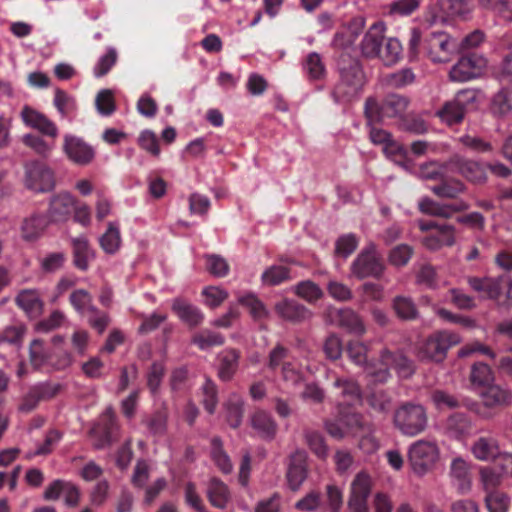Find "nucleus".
<instances>
[{
	"mask_svg": "<svg viewBox=\"0 0 512 512\" xmlns=\"http://www.w3.org/2000/svg\"><path fill=\"white\" fill-rule=\"evenodd\" d=\"M368 347L362 342L351 341L347 345L349 359L363 368V371L375 383H385L391 378L393 369L401 379L410 378L415 372V365L402 352H392L382 349L379 359L375 362L367 361Z\"/></svg>",
	"mask_w": 512,
	"mask_h": 512,
	"instance_id": "obj_1",
	"label": "nucleus"
},
{
	"mask_svg": "<svg viewBox=\"0 0 512 512\" xmlns=\"http://www.w3.org/2000/svg\"><path fill=\"white\" fill-rule=\"evenodd\" d=\"M421 45L425 55L434 63L450 61L460 46L457 39L444 31L431 32L422 41L419 29H411L409 38V56L411 58L418 55Z\"/></svg>",
	"mask_w": 512,
	"mask_h": 512,
	"instance_id": "obj_2",
	"label": "nucleus"
},
{
	"mask_svg": "<svg viewBox=\"0 0 512 512\" xmlns=\"http://www.w3.org/2000/svg\"><path fill=\"white\" fill-rule=\"evenodd\" d=\"M393 423L405 436L414 437L423 433L428 426V415L421 404L407 402L394 412Z\"/></svg>",
	"mask_w": 512,
	"mask_h": 512,
	"instance_id": "obj_3",
	"label": "nucleus"
},
{
	"mask_svg": "<svg viewBox=\"0 0 512 512\" xmlns=\"http://www.w3.org/2000/svg\"><path fill=\"white\" fill-rule=\"evenodd\" d=\"M407 457L412 471L423 476L436 466L440 450L435 441L420 439L408 447Z\"/></svg>",
	"mask_w": 512,
	"mask_h": 512,
	"instance_id": "obj_4",
	"label": "nucleus"
},
{
	"mask_svg": "<svg viewBox=\"0 0 512 512\" xmlns=\"http://www.w3.org/2000/svg\"><path fill=\"white\" fill-rule=\"evenodd\" d=\"M365 84V76L357 64L341 70L340 81L335 86L332 97L336 103H348L358 98Z\"/></svg>",
	"mask_w": 512,
	"mask_h": 512,
	"instance_id": "obj_5",
	"label": "nucleus"
},
{
	"mask_svg": "<svg viewBox=\"0 0 512 512\" xmlns=\"http://www.w3.org/2000/svg\"><path fill=\"white\" fill-rule=\"evenodd\" d=\"M408 104L409 100L406 97L397 94L388 95L381 105L376 99L368 98L365 102L364 112L370 123L379 120L380 117H402Z\"/></svg>",
	"mask_w": 512,
	"mask_h": 512,
	"instance_id": "obj_6",
	"label": "nucleus"
},
{
	"mask_svg": "<svg viewBox=\"0 0 512 512\" xmlns=\"http://www.w3.org/2000/svg\"><path fill=\"white\" fill-rule=\"evenodd\" d=\"M24 185L35 193L49 192L55 187L54 173L41 161L27 162L24 165Z\"/></svg>",
	"mask_w": 512,
	"mask_h": 512,
	"instance_id": "obj_7",
	"label": "nucleus"
},
{
	"mask_svg": "<svg viewBox=\"0 0 512 512\" xmlns=\"http://www.w3.org/2000/svg\"><path fill=\"white\" fill-rule=\"evenodd\" d=\"M461 337L454 332L439 331L426 339L421 350L422 358L441 362L447 354V351L454 345L459 344Z\"/></svg>",
	"mask_w": 512,
	"mask_h": 512,
	"instance_id": "obj_8",
	"label": "nucleus"
},
{
	"mask_svg": "<svg viewBox=\"0 0 512 512\" xmlns=\"http://www.w3.org/2000/svg\"><path fill=\"white\" fill-rule=\"evenodd\" d=\"M384 271V264L374 244H369L351 264V272L358 279L379 278Z\"/></svg>",
	"mask_w": 512,
	"mask_h": 512,
	"instance_id": "obj_9",
	"label": "nucleus"
},
{
	"mask_svg": "<svg viewBox=\"0 0 512 512\" xmlns=\"http://www.w3.org/2000/svg\"><path fill=\"white\" fill-rule=\"evenodd\" d=\"M487 65V60L478 53H469L461 57L449 72L453 82H467L480 77Z\"/></svg>",
	"mask_w": 512,
	"mask_h": 512,
	"instance_id": "obj_10",
	"label": "nucleus"
},
{
	"mask_svg": "<svg viewBox=\"0 0 512 512\" xmlns=\"http://www.w3.org/2000/svg\"><path fill=\"white\" fill-rule=\"evenodd\" d=\"M289 350L282 344L275 345L268 353L267 367L271 371L280 370L281 378L290 385H296L301 380V374L288 360Z\"/></svg>",
	"mask_w": 512,
	"mask_h": 512,
	"instance_id": "obj_11",
	"label": "nucleus"
},
{
	"mask_svg": "<svg viewBox=\"0 0 512 512\" xmlns=\"http://www.w3.org/2000/svg\"><path fill=\"white\" fill-rule=\"evenodd\" d=\"M63 151L71 162L80 166L88 165L95 157L94 148L90 144L71 134L64 136Z\"/></svg>",
	"mask_w": 512,
	"mask_h": 512,
	"instance_id": "obj_12",
	"label": "nucleus"
},
{
	"mask_svg": "<svg viewBox=\"0 0 512 512\" xmlns=\"http://www.w3.org/2000/svg\"><path fill=\"white\" fill-rule=\"evenodd\" d=\"M386 30L387 26L381 20L374 22L368 28L360 42V51L363 57L374 59L380 55Z\"/></svg>",
	"mask_w": 512,
	"mask_h": 512,
	"instance_id": "obj_13",
	"label": "nucleus"
},
{
	"mask_svg": "<svg viewBox=\"0 0 512 512\" xmlns=\"http://www.w3.org/2000/svg\"><path fill=\"white\" fill-rule=\"evenodd\" d=\"M366 20L363 16L353 17L343 25L334 35L331 45L335 49L347 50L354 46L359 35L363 32Z\"/></svg>",
	"mask_w": 512,
	"mask_h": 512,
	"instance_id": "obj_14",
	"label": "nucleus"
},
{
	"mask_svg": "<svg viewBox=\"0 0 512 512\" xmlns=\"http://www.w3.org/2000/svg\"><path fill=\"white\" fill-rule=\"evenodd\" d=\"M76 197L69 192H60L51 197L47 217L52 223L68 221L75 207Z\"/></svg>",
	"mask_w": 512,
	"mask_h": 512,
	"instance_id": "obj_15",
	"label": "nucleus"
},
{
	"mask_svg": "<svg viewBox=\"0 0 512 512\" xmlns=\"http://www.w3.org/2000/svg\"><path fill=\"white\" fill-rule=\"evenodd\" d=\"M451 164L458 174L473 184H483L487 181V167L482 162L455 156Z\"/></svg>",
	"mask_w": 512,
	"mask_h": 512,
	"instance_id": "obj_16",
	"label": "nucleus"
},
{
	"mask_svg": "<svg viewBox=\"0 0 512 512\" xmlns=\"http://www.w3.org/2000/svg\"><path fill=\"white\" fill-rule=\"evenodd\" d=\"M362 422V417L359 413L356 412H347L342 413L339 412L337 419L335 420H326L324 422L325 429L327 433L335 438L342 439L344 438L351 430L354 428L360 427Z\"/></svg>",
	"mask_w": 512,
	"mask_h": 512,
	"instance_id": "obj_17",
	"label": "nucleus"
},
{
	"mask_svg": "<svg viewBox=\"0 0 512 512\" xmlns=\"http://www.w3.org/2000/svg\"><path fill=\"white\" fill-rule=\"evenodd\" d=\"M118 427L115 415L111 408H108L100 417L99 422L91 429V435L98 437L95 443L96 448H104L109 445L117 431Z\"/></svg>",
	"mask_w": 512,
	"mask_h": 512,
	"instance_id": "obj_18",
	"label": "nucleus"
},
{
	"mask_svg": "<svg viewBox=\"0 0 512 512\" xmlns=\"http://www.w3.org/2000/svg\"><path fill=\"white\" fill-rule=\"evenodd\" d=\"M452 485L460 494H468L472 488L470 464L462 457H455L450 464Z\"/></svg>",
	"mask_w": 512,
	"mask_h": 512,
	"instance_id": "obj_19",
	"label": "nucleus"
},
{
	"mask_svg": "<svg viewBox=\"0 0 512 512\" xmlns=\"http://www.w3.org/2000/svg\"><path fill=\"white\" fill-rule=\"evenodd\" d=\"M276 314L285 321L299 323L311 318V311L292 299H283L274 306Z\"/></svg>",
	"mask_w": 512,
	"mask_h": 512,
	"instance_id": "obj_20",
	"label": "nucleus"
},
{
	"mask_svg": "<svg viewBox=\"0 0 512 512\" xmlns=\"http://www.w3.org/2000/svg\"><path fill=\"white\" fill-rule=\"evenodd\" d=\"M469 203L460 200L453 204H440L429 198H423L419 202V209L421 212L437 217L450 218L454 213L468 210Z\"/></svg>",
	"mask_w": 512,
	"mask_h": 512,
	"instance_id": "obj_21",
	"label": "nucleus"
},
{
	"mask_svg": "<svg viewBox=\"0 0 512 512\" xmlns=\"http://www.w3.org/2000/svg\"><path fill=\"white\" fill-rule=\"evenodd\" d=\"M21 119L28 127L55 138L58 135L56 125L42 113L25 106L21 111Z\"/></svg>",
	"mask_w": 512,
	"mask_h": 512,
	"instance_id": "obj_22",
	"label": "nucleus"
},
{
	"mask_svg": "<svg viewBox=\"0 0 512 512\" xmlns=\"http://www.w3.org/2000/svg\"><path fill=\"white\" fill-rule=\"evenodd\" d=\"M479 396L483 406L489 409L503 407L512 402L510 390L493 383L482 389Z\"/></svg>",
	"mask_w": 512,
	"mask_h": 512,
	"instance_id": "obj_23",
	"label": "nucleus"
},
{
	"mask_svg": "<svg viewBox=\"0 0 512 512\" xmlns=\"http://www.w3.org/2000/svg\"><path fill=\"white\" fill-rule=\"evenodd\" d=\"M172 310L183 323L190 327L201 325L205 318L199 307L182 298L173 300Z\"/></svg>",
	"mask_w": 512,
	"mask_h": 512,
	"instance_id": "obj_24",
	"label": "nucleus"
},
{
	"mask_svg": "<svg viewBox=\"0 0 512 512\" xmlns=\"http://www.w3.org/2000/svg\"><path fill=\"white\" fill-rule=\"evenodd\" d=\"M288 486L297 491L307 478V465L305 452L297 451L290 460L287 474Z\"/></svg>",
	"mask_w": 512,
	"mask_h": 512,
	"instance_id": "obj_25",
	"label": "nucleus"
},
{
	"mask_svg": "<svg viewBox=\"0 0 512 512\" xmlns=\"http://www.w3.org/2000/svg\"><path fill=\"white\" fill-rule=\"evenodd\" d=\"M333 386L340 390L342 404L356 406L362 403V390L357 381L350 378H336Z\"/></svg>",
	"mask_w": 512,
	"mask_h": 512,
	"instance_id": "obj_26",
	"label": "nucleus"
},
{
	"mask_svg": "<svg viewBox=\"0 0 512 512\" xmlns=\"http://www.w3.org/2000/svg\"><path fill=\"white\" fill-rule=\"evenodd\" d=\"M467 281L471 289L478 292L482 298L498 300L501 296L500 277H469Z\"/></svg>",
	"mask_w": 512,
	"mask_h": 512,
	"instance_id": "obj_27",
	"label": "nucleus"
},
{
	"mask_svg": "<svg viewBox=\"0 0 512 512\" xmlns=\"http://www.w3.org/2000/svg\"><path fill=\"white\" fill-rule=\"evenodd\" d=\"M470 451L479 461H491L500 455L498 441L492 436L477 438L473 442Z\"/></svg>",
	"mask_w": 512,
	"mask_h": 512,
	"instance_id": "obj_28",
	"label": "nucleus"
},
{
	"mask_svg": "<svg viewBox=\"0 0 512 512\" xmlns=\"http://www.w3.org/2000/svg\"><path fill=\"white\" fill-rule=\"evenodd\" d=\"M240 354L235 349H225L217 355L218 377L229 381L237 371Z\"/></svg>",
	"mask_w": 512,
	"mask_h": 512,
	"instance_id": "obj_29",
	"label": "nucleus"
},
{
	"mask_svg": "<svg viewBox=\"0 0 512 512\" xmlns=\"http://www.w3.org/2000/svg\"><path fill=\"white\" fill-rule=\"evenodd\" d=\"M423 243L426 248L433 251L444 246H452L455 243V228L452 225L443 224L427 235Z\"/></svg>",
	"mask_w": 512,
	"mask_h": 512,
	"instance_id": "obj_30",
	"label": "nucleus"
},
{
	"mask_svg": "<svg viewBox=\"0 0 512 512\" xmlns=\"http://www.w3.org/2000/svg\"><path fill=\"white\" fill-rule=\"evenodd\" d=\"M468 11V0H438L437 11L432 14L431 22L445 21L450 16H460Z\"/></svg>",
	"mask_w": 512,
	"mask_h": 512,
	"instance_id": "obj_31",
	"label": "nucleus"
},
{
	"mask_svg": "<svg viewBox=\"0 0 512 512\" xmlns=\"http://www.w3.org/2000/svg\"><path fill=\"white\" fill-rule=\"evenodd\" d=\"M337 325L346 329L349 333L363 335L366 331L361 317L350 308H342L335 311Z\"/></svg>",
	"mask_w": 512,
	"mask_h": 512,
	"instance_id": "obj_32",
	"label": "nucleus"
},
{
	"mask_svg": "<svg viewBox=\"0 0 512 512\" xmlns=\"http://www.w3.org/2000/svg\"><path fill=\"white\" fill-rule=\"evenodd\" d=\"M237 302L249 310L255 321L266 319L269 316V310L253 292L238 293Z\"/></svg>",
	"mask_w": 512,
	"mask_h": 512,
	"instance_id": "obj_33",
	"label": "nucleus"
},
{
	"mask_svg": "<svg viewBox=\"0 0 512 512\" xmlns=\"http://www.w3.org/2000/svg\"><path fill=\"white\" fill-rule=\"evenodd\" d=\"M74 265L85 271L89 267V262L94 258V251L89 245L86 237L80 236L72 239Z\"/></svg>",
	"mask_w": 512,
	"mask_h": 512,
	"instance_id": "obj_34",
	"label": "nucleus"
},
{
	"mask_svg": "<svg viewBox=\"0 0 512 512\" xmlns=\"http://www.w3.org/2000/svg\"><path fill=\"white\" fill-rule=\"evenodd\" d=\"M207 497L211 505L224 509L230 500V492L225 483L219 479L212 478L208 483Z\"/></svg>",
	"mask_w": 512,
	"mask_h": 512,
	"instance_id": "obj_35",
	"label": "nucleus"
},
{
	"mask_svg": "<svg viewBox=\"0 0 512 512\" xmlns=\"http://www.w3.org/2000/svg\"><path fill=\"white\" fill-rule=\"evenodd\" d=\"M445 429L455 438L463 437L472 430V422L464 413H453L445 421Z\"/></svg>",
	"mask_w": 512,
	"mask_h": 512,
	"instance_id": "obj_36",
	"label": "nucleus"
},
{
	"mask_svg": "<svg viewBox=\"0 0 512 512\" xmlns=\"http://www.w3.org/2000/svg\"><path fill=\"white\" fill-rule=\"evenodd\" d=\"M251 425L258 435L264 439H272L277 430V425L265 411H257L251 418Z\"/></svg>",
	"mask_w": 512,
	"mask_h": 512,
	"instance_id": "obj_37",
	"label": "nucleus"
},
{
	"mask_svg": "<svg viewBox=\"0 0 512 512\" xmlns=\"http://www.w3.org/2000/svg\"><path fill=\"white\" fill-rule=\"evenodd\" d=\"M48 225L47 218L43 215H32L26 218L21 226L22 237L27 241L39 238Z\"/></svg>",
	"mask_w": 512,
	"mask_h": 512,
	"instance_id": "obj_38",
	"label": "nucleus"
},
{
	"mask_svg": "<svg viewBox=\"0 0 512 512\" xmlns=\"http://www.w3.org/2000/svg\"><path fill=\"white\" fill-rule=\"evenodd\" d=\"M101 248L107 254H115L121 246L120 228L117 222H109L105 233L100 237Z\"/></svg>",
	"mask_w": 512,
	"mask_h": 512,
	"instance_id": "obj_39",
	"label": "nucleus"
},
{
	"mask_svg": "<svg viewBox=\"0 0 512 512\" xmlns=\"http://www.w3.org/2000/svg\"><path fill=\"white\" fill-rule=\"evenodd\" d=\"M17 305L29 316L38 315L42 310V301L35 290H23L16 297Z\"/></svg>",
	"mask_w": 512,
	"mask_h": 512,
	"instance_id": "obj_40",
	"label": "nucleus"
},
{
	"mask_svg": "<svg viewBox=\"0 0 512 512\" xmlns=\"http://www.w3.org/2000/svg\"><path fill=\"white\" fill-rule=\"evenodd\" d=\"M290 279V269L283 265H272L261 275V281L266 286H277Z\"/></svg>",
	"mask_w": 512,
	"mask_h": 512,
	"instance_id": "obj_41",
	"label": "nucleus"
},
{
	"mask_svg": "<svg viewBox=\"0 0 512 512\" xmlns=\"http://www.w3.org/2000/svg\"><path fill=\"white\" fill-rule=\"evenodd\" d=\"M503 478L504 476L498 466H485L479 470V480L487 494L494 493V490L501 484Z\"/></svg>",
	"mask_w": 512,
	"mask_h": 512,
	"instance_id": "obj_42",
	"label": "nucleus"
},
{
	"mask_svg": "<svg viewBox=\"0 0 512 512\" xmlns=\"http://www.w3.org/2000/svg\"><path fill=\"white\" fill-rule=\"evenodd\" d=\"M402 51L403 48L400 41L395 37H390L386 39L384 49L380 50V55L377 58L386 66H391L401 59Z\"/></svg>",
	"mask_w": 512,
	"mask_h": 512,
	"instance_id": "obj_43",
	"label": "nucleus"
},
{
	"mask_svg": "<svg viewBox=\"0 0 512 512\" xmlns=\"http://www.w3.org/2000/svg\"><path fill=\"white\" fill-rule=\"evenodd\" d=\"M211 458L223 473L227 474L233 470L231 459L224 451L222 441L218 437L211 440Z\"/></svg>",
	"mask_w": 512,
	"mask_h": 512,
	"instance_id": "obj_44",
	"label": "nucleus"
},
{
	"mask_svg": "<svg viewBox=\"0 0 512 512\" xmlns=\"http://www.w3.org/2000/svg\"><path fill=\"white\" fill-rule=\"evenodd\" d=\"M430 189L438 197L454 199L459 194L465 192L466 186L462 181L452 179L449 181H442L440 184L434 185Z\"/></svg>",
	"mask_w": 512,
	"mask_h": 512,
	"instance_id": "obj_45",
	"label": "nucleus"
},
{
	"mask_svg": "<svg viewBox=\"0 0 512 512\" xmlns=\"http://www.w3.org/2000/svg\"><path fill=\"white\" fill-rule=\"evenodd\" d=\"M436 116H438L443 123L452 126L462 122L465 112L453 100H450L437 110Z\"/></svg>",
	"mask_w": 512,
	"mask_h": 512,
	"instance_id": "obj_46",
	"label": "nucleus"
},
{
	"mask_svg": "<svg viewBox=\"0 0 512 512\" xmlns=\"http://www.w3.org/2000/svg\"><path fill=\"white\" fill-rule=\"evenodd\" d=\"M491 111L497 116L512 112V89H501L492 98Z\"/></svg>",
	"mask_w": 512,
	"mask_h": 512,
	"instance_id": "obj_47",
	"label": "nucleus"
},
{
	"mask_svg": "<svg viewBox=\"0 0 512 512\" xmlns=\"http://www.w3.org/2000/svg\"><path fill=\"white\" fill-rule=\"evenodd\" d=\"M292 291L308 303H314L322 298V289L313 281L305 280L297 283Z\"/></svg>",
	"mask_w": 512,
	"mask_h": 512,
	"instance_id": "obj_48",
	"label": "nucleus"
},
{
	"mask_svg": "<svg viewBox=\"0 0 512 512\" xmlns=\"http://www.w3.org/2000/svg\"><path fill=\"white\" fill-rule=\"evenodd\" d=\"M224 340L222 334L208 329L202 330L192 337V343L200 350H208L214 346H220L224 343Z\"/></svg>",
	"mask_w": 512,
	"mask_h": 512,
	"instance_id": "obj_49",
	"label": "nucleus"
},
{
	"mask_svg": "<svg viewBox=\"0 0 512 512\" xmlns=\"http://www.w3.org/2000/svg\"><path fill=\"white\" fill-rule=\"evenodd\" d=\"M494 376L491 368L485 363H476L471 368L470 381L473 386L484 389L493 383Z\"/></svg>",
	"mask_w": 512,
	"mask_h": 512,
	"instance_id": "obj_50",
	"label": "nucleus"
},
{
	"mask_svg": "<svg viewBox=\"0 0 512 512\" xmlns=\"http://www.w3.org/2000/svg\"><path fill=\"white\" fill-rule=\"evenodd\" d=\"M227 422L237 428L243 417V401L239 395L233 394L225 404Z\"/></svg>",
	"mask_w": 512,
	"mask_h": 512,
	"instance_id": "obj_51",
	"label": "nucleus"
},
{
	"mask_svg": "<svg viewBox=\"0 0 512 512\" xmlns=\"http://www.w3.org/2000/svg\"><path fill=\"white\" fill-rule=\"evenodd\" d=\"M53 104L62 117L69 116L77 108L75 98L60 88L54 90Z\"/></svg>",
	"mask_w": 512,
	"mask_h": 512,
	"instance_id": "obj_52",
	"label": "nucleus"
},
{
	"mask_svg": "<svg viewBox=\"0 0 512 512\" xmlns=\"http://www.w3.org/2000/svg\"><path fill=\"white\" fill-rule=\"evenodd\" d=\"M303 69L305 74L311 80L322 79L326 71L321 56L316 52H311L307 55L303 63Z\"/></svg>",
	"mask_w": 512,
	"mask_h": 512,
	"instance_id": "obj_53",
	"label": "nucleus"
},
{
	"mask_svg": "<svg viewBox=\"0 0 512 512\" xmlns=\"http://www.w3.org/2000/svg\"><path fill=\"white\" fill-rule=\"evenodd\" d=\"M206 270L217 278L228 275L230 267L226 259L217 254H206L204 256Z\"/></svg>",
	"mask_w": 512,
	"mask_h": 512,
	"instance_id": "obj_54",
	"label": "nucleus"
},
{
	"mask_svg": "<svg viewBox=\"0 0 512 512\" xmlns=\"http://www.w3.org/2000/svg\"><path fill=\"white\" fill-rule=\"evenodd\" d=\"M304 437L306 444L318 458H327L329 449L325 443L323 435L320 432L314 430H306Z\"/></svg>",
	"mask_w": 512,
	"mask_h": 512,
	"instance_id": "obj_55",
	"label": "nucleus"
},
{
	"mask_svg": "<svg viewBox=\"0 0 512 512\" xmlns=\"http://www.w3.org/2000/svg\"><path fill=\"white\" fill-rule=\"evenodd\" d=\"M393 308L397 316L404 320H412L418 316L417 308L409 297H395L393 300Z\"/></svg>",
	"mask_w": 512,
	"mask_h": 512,
	"instance_id": "obj_56",
	"label": "nucleus"
},
{
	"mask_svg": "<svg viewBox=\"0 0 512 512\" xmlns=\"http://www.w3.org/2000/svg\"><path fill=\"white\" fill-rule=\"evenodd\" d=\"M118 54L115 48L109 47L104 55L100 56L96 62L93 73L94 76L100 78L106 75L110 69L116 64Z\"/></svg>",
	"mask_w": 512,
	"mask_h": 512,
	"instance_id": "obj_57",
	"label": "nucleus"
},
{
	"mask_svg": "<svg viewBox=\"0 0 512 512\" xmlns=\"http://www.w3.org/2000/svg\"><path fill=\"white\" fill-rule=\"evenodd\" d=\"M138 145L147 153L154 157H159L161 150L157 135L149 129L140 132L138 136Z\"/></svg>",
	"mask_w": 512,
	"mask_h": 512,
	"instance_id": "obj_58",
	"label": "nucleus"
},
{
	"mask_svg": "<svg viewBox=\"0 0 512 512\" xmlns=\"http://www.w3.org/2000/svg\"><path fill=\"white\" fill-rule=\"evenodd\" d=\"M201 390L203 405L208 413L213 414L218 403L217 386L211 379L206 378Z\"/></svg>",
	"mask_w": 512,
	"mask_h": 512,
	"instance_id": "obj_59",
	"label": "nucleus"
},
{
	"mask_svg": "<svg viewBox=\"0 0 512 512\" xmlns=\"http://www.w3.org/2000/svg\"><path fill=\"white\" fill-rule=\"evenodd\" d=\"M204 303L210 308L220 306L229 296L228 291L218 286H208L202 290Z\"/></svg>",
	"mask_w": 512,
	"mask_h": 512,
	"instance_id": "obj_60",
	"label": "nucleus"
},
{
	"mask_svg": "<svg viewBox=\"0 0 512 512\" xmlns=\"http://www.w3.org/2000/svg\"><path fill=\"white\" fill-rule=\"evenodd\" d=\"M367 402L374 410L386 413L390 411L392 399L384 390H376L367 396Z\"/></svg>",
	"mask_w": 512,
	"mask_h": 512,
	"instance_id": "obj_61",
	"label": "nucleus"
},
{
	"mask_svg": "<svg viewBox=\"0 0 512 512\" xmlns=\"http://www.w3.org/2000/svg\"><path fill=\"white\" fill-rule=\"evenodd\" d=\"M358 246V238L354 234L340 236L335 243V253L338 256L347 258Z\"/></svg>",
	"mask_w": 512,
	"mask_h": 512,
	"instance_id": "obj_62",
	"label": "nucleus"
},
{
	"mask_svg": "<svg viewBox=\"0 0 512 512\" xmlns=\"http://www.w3.org/2000/svg\"><path fill=\"white\" fill-rule=\"evenodd\" d=\"M95 104L97 111L103 116L111 115L116 109L112 91L108 89H103L97 94Z\"/></svg>",
	"mask_w": 512,
	"mask_h": 512,
	"instance_id": "obj_63",
	"label": "nucleus"
},
{
	"mask_svg": "<svg viewBox=\"0 0 512 512\" xmlns=\"http://www.w3.org/2000/svg\"><path fill=\"white\" fill-rule=\"evenodd\" d=\"M485 502L489 512H507L510 500L506 494L494 492L487 494Z\"/></svg>",
	"mask_w": 512,
	"mask_h": 512,
	"instance_id": "obj_64",
	"label": "nucleus"
}]
</instances>
